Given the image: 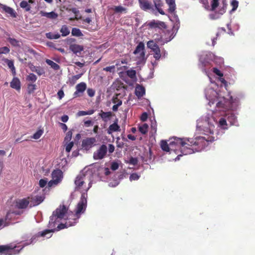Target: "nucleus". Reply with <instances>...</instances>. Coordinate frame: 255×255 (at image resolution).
<instances>
[{"label": "nucleus", "instance_id": "f704fd0d", "mask_svg": "<svg viewBox=\"0 0 255 255\" xmlns=\"http://www.w3.org/2000/svg\"><path fill=\"white\" fill-rule=\"evenodd\" d=\"M219 0H212L211 1V6L210 7V11L215 10L216 8L219 6Z\"/></svg>", "mask_w": 255, "mask_h": 255}, {"label": "nucleus", "instance_id": "9b49d317", "mask_svg": "<svg viewBox=\"0 0 255 255\" xmlns=\"http://www.w3.org/2000/svg\"><path fill=\"white\" fill-rule=\"evenodd\" d=\"M216 107L223 111H228L233 110L232 104L230 102L223 100L216 104Z\"/></svg>", "mask_w": 255, "mask_h": 255}, {"label": "nucleus", "instance_id": "49530a36", "mask_svg": "<svg viewBox=\"0 0 255 255\" xmlns=\"http://www.w3.org/2000/svg\"><path fill=\"white\" fill-rule=\"evenodd\" d=\"M231 4L232 6V11L236 10L238 6H239V2L237 0H232Z\"/></svg>", "mask_w": 255, "mask_h": 255}, {"label": "nucleus", "instance_id": "13d9d810", "mask_svg": "<svg viewBox=\"0 0 255 255\" xmlns=\"http://www.w3.org/2000/svg\"><path fill=\"white\" fill-rule=\"evenodd\" d=\"M8 41L9 43L13 46H16L18 44V41L14 38H9Z\"/></svg>", "mask_w": 255, "mask_h": 255}, {"label": "nucleus", "instance_id": "37998d69", "mask_svg": "<svg viewBox=\"0 0 255 255\" xmlns=\"http://www.w3.org/2000/svg\"><path fill=\"white\" fill-rule=\"evenodd\" d=\"M72 131H71V130L68 131L67 132L66 136L64 138V142H65L66 143L69 142L71 140V139L72 138Z\"/></svg>", "mask_w": 255, "mask_h": 255}, {"label": "nucleus", "instance_id": "4c0bfd02", "mask_svg": "<svg viewBox=\"0 0 255 255\" xmlns=\"http://www.w3.org/2000/svg\"><path fill=\"white\" fill-rule=\"evenodd\" d=\"M114 10L116 13H122L123 12H126L127 9L122 6H117L114 8Z\"/></svg>", "mask_w": 255, "mask_h": 255}, {"label": "nucleus", "instance_id": "6e6552de", "mask_svg": "<svg viewBox=\"0 0 255 255\" xmlns=\"http://www.w3.org/2000/svg\"><path fill=\"white\" fill-rule=\"evenodd\" d=\"M96 142L95 137H87L82 140V146L84 149L88 150L95 145Z\"/></svg>", "mask_w": 255, "mask_h": 255}, {"label": "nucleus", "instance_id": "473e14b6", "mask_svg": "<svg viewBox=\"0 0 255 255\" xmlns=\"http://www.w3.org/2000/svg\"><path fill=\"white\" fill-rule=\"evenodd\" d=\"M72 35L73 36L80 37L83 35L81 31L77 28H73L71 32Z\"/></svg>", "mask_w": 255, "mask_h": 255}, {"label": "nucleus", "instance_id": "ddd939ff", "mask_svg": "<svg viewBox=\"0 0 255 255\" xmlns=\"http://www.w3.org/2000/svg\"><path fill=\"white\" fill-rule=\"evenodd\" d=\"M0 11L9 14L12 17H16V13L11 7L0 3Z\"/></svg>", "mask_w": 255, "mask_h": 255}, {"label": "nucleus", "instance_id": "680f3d73", "mask_svg": "<svg viewBox=\"0 0 255 255\" xmlns=\"http://www.w3.org/2000/svg\"><path fill=\"white\" fill-rule=\"evenodd\" d=\"M111 168L113 170H116L118 169V168H119L118 163H117V162H113L111 165Z\"/></svg>", "mask_w": 255, "mask_h": 255}, {"label": "nucleus", "instance_id": "052dcab7", "mask_svg": "<svg viewBox=\"0 0 255 255\" xmlns=\"http://www.w3.org/2000/svg\"><path fill=\"white\" fill-rule=\"evenodd\" d=\"M57 95L60 100H61L62 98H63L64 96V91H63V90H62V89L60 90L57 93Z\"/></svg>", "mask_w": 255, "mask_h": 255}, {"label": "nucleus", "instance_id": "774afa93", "mask_svg": "<svg viewBox=\"0 0 255 255\" xmlns=\"http://www.w3.org/2000/svg\"><path fill=\"white\" fill-rule=\"evenodd\" d=\"M68 119H69V117L67 115H63L61 118V121L64 123L67 122L68 121Z\"/></svg>", "mask_w": 255, "mask_h": 255}, {"label": "nucleus", "instance_id": "bf43d9fd", "mask_svg": "<svg viewBox=\"0 0 255 255\" xmlns=\"http://www.w3.org/2000/svg\"><path fill=\"white\" fill-rule=\"evenodd\" d=\"M147 118H148L147 114L146 112H144L143 113H142V114L141 115V116L140 117V120L142 122H145L147 120Z\"/></svg>", "mask_w": 255, "mask_h": 255}, {"label": "nucleus", "instance_id": "864d4df0", "mask_svg": "<svg viewBox=\"0 0 255 255\" xmlns=\"http://www.w3.org/2000/svg\"><path fill=\"white\" fill-rule=\"evenodd\" d=\"M138 163V160L137 159V158H135V157H130L129 160V163L131 164V165H135L137 164Z\"/></svg>", "mask_w": 255, "mask_h": 255}, {"label": "nucleus", "instance_id": "6ab92c4d", "mask_svg": "<svg viewBox=\"0 0 255 255\" xmlns=\"http://www.w3.org/2000/svg\"><path fill=\"white\" fill-rule=\"evenodd\" d=\"M10 86L12 88L14 89L17 91L20 90L21 88L20 80L18 78L14 77L10 83Z\"/></svg>", "mask_w": 255, "mask_h": 255}, {"label": "nucleus", "instance_id": "412c9836", "mask_svg": "<svg viewBox=\"0 0 255 255\" xmlns=\"http://www.w3.org/2000/svg\"><path fill=\"white\" fill-rule=\"evenodd\" d=\"M166 3L168 4L169 8L168 9V11L171 13L173 14L175 12V10L176 8L175 0H165Z\"/></svg>", "mask_w": 255, "mask_h": 255}, {"label": "nucleus", "instance_id": "5701e85b", "mask_svg": "<svg viewBox=\"0 0 255 255\" xmlns=\"http://www.w3.org/2000/svg\"><path fill=\"white\" fill-rule=\"evenodd\" d=\"M120 130V127L118 125L117 123L115 122L109 126L107 132L108 134H111L113 132L119 131Z\"/></svg>", "mask_w": 255, "mask_h": 255}, {"label": "nucleus", "instance_id": "4d7b16f0", "mask_svg": "<svg viewBox=\"0 0 255 255\" xmlns=\"http://www.w3.org/2000/svg\"><path fill=\"white\" fill-rule=\"evenodd\" d=\"M213 72L217 75L220 76V77H222L223 76V74L221 72L220 70H219L217 68H214L213 69Z\"/></svg>", "mask_w": 255, "mask_h": 255}, {"label": "nucleus", "instance_id": "e2e57ef3", "mask_svg": "<svg viewBox=\"0 0 255 255\" xmlns=\"http://www.w3.org/2000/svg\"><path fill=\"white\" fill-rule=\"evenodd\" d=\"M151 132L156 133L157 128H156V123H152L151 125Z\"/></svg>", "mask_w": 255, "mask_h": 255}, {"label": "nucleus", "instance_id": "7ed1b4c3", "mask_svg": "<svg viewBox=\"0 0 255 255\" xmlns=\"http://www.w3.org/2000/svg\"><path fill=\"white\" fill-rule=\"evenodd\" d=\"M89 181L86 176L84 174H80L77 176L75 180V189L80 191L82 194H85L92 186L91 182H89L88 186L85 185L86 182Z\"/></svg>", "mask_w": 255, "mask_h": 255}, {"label": "nucleus", "instance_id": "de8ad7c7", "mask_svg": "<svg viewBox=\"0 0 255 255\" xmlns=\"http://www.w3.org/2000/svg\"><path fill=\"white\" fill-rule=\"evenodd\" d=\"M9 51V48L6 46L0 47V55L1 54H7Z\"/></svg>", "mask_w": 255, "mask_h": 255}, {"label": "nucleus", "instance_id": "5fc2aeb1", "mask_svg": "<svg viewBox=\"0 0 255 255\" xmlns=\"http://www.w3.org/2000/svg\"><path fill=\"white\" fill-rule=\"evenodd\" d=\"M139 178V176L136 173L131 174L130 175L129 179L130 181L138 180Z\"/></svg>", "mask_w": 255, "mask_h": 255}, {"label": "nucleus", "instance_id": "58836bf2", "mask_svg": "<svg viewBox=\"0 0 255 255\" xmlns=\"http://www.w3.org/2000/svg\"><path fill=\"white\" fill-rule=\"evenodd\" d=\"M200 2L202 4L203 6L205 8V9L210 10V6L209 5L208 0H200Z\"/></svg>", "mask_w": 255, "mask_h": 255}, {"label": "nucleus", "instance_id": "ea45409f", "mask_svg": "<svg viewBox=\"0 0 255 255\" xmlns=\"http://www.w3.org/2000/svg\"><path fill=\"white\" fill-rule=\"evenodd\" d=\"M219 124L220 127L222 128H224V129L227 128L226 127V126H227V121L225 118H221L219 120Z\"/></svg>", "mask_w": 255, "mask_h": 255}, {"label": "nucleus", "instance_id": "69168bd1", "mask_svg": "<svg viewBox=\"0 0 255 255\" xmlns=\"http://www.w3.org/2000/svg\"><path fill=\"white\" fill-rule=\"evenodd\" d=\"M113 103L115 104V105L118 104L119 102H121V105L122 104V101L121 100H120L117 97L113 98Z\"/></svg>", "mask_w": 255, "mask_h": 255}, {"label": "nucleus", "instance_id": "a19ab883", "mask_svg": "<svg viewBox=\"0 0 255 255\" xmlns=\"http://www.w3.org/2000/svg\"><path fill=\"white\" fill-rule=\"evenodd\" d=\"M27 80L32 82H35L37 80V77L33 73H30L27 77Z\"/></svg>", "mask_w": 255, "mask_h": 255}, {"label": "nucleus", "instance_id": "3c124183", "mask_svg": "<svg viewBox=\"0 0 255 255\" xmlns=\"http://www.w3.org/2000/svg\"><path fill=\"white\" fill-rule=\"evenodd\" d=\"M3 60L7 64L8 67L10 69L11 68H13L14 67L13 62L12 60H9L6 58H4Z\"/></svg>", "mask_w": 255, "mask_h": 255}, {"label": "nucleus", "instance_id": "39448f33", "mask_svg": "<svg viewBox=\"0 0 255 255\" xmlns=\"http://www.w3.org/2000/svg\"><path fill=\"white\" fill-rule=\"evenodd\" d=\"M147 47L154 52L153 57L158 60L161 57L160 49L158 45L153 40H149L147 43Z\"/></svg>", "mask_w": 255, "mask_h": 255}, {"label": "nucleus", "instance_id": "393cba45", "mask_svg": "<svg viewBox=\"0 0 255 255\" xmlns=\"http://www.w3.org/2000/svg\"><path fill=\"white\" fill-rule=\"evenodd\" d=\"M40 13L41 16H45L47 18H51V19H55L58 16V14L54 11H51L50 12H44L43 11H41L40 12Z\"/></svg>", "mask_w": 255, "mask_h": 255}, {"label": "nucleus", "instance_id": "dca6fc26", "mask_svg": "<svg viewBox=\"0 0 255 255\" xmlns=\"http://www.w3.org/2000/svg\"><path fill=\"white\" fill-rule=\"evenodd\" d=\"M87 88L86 84L85 82H81L76 86V91L74 93V97L80 96V93H83Z\"/></svg>", "mask_w": 255, "mask_h": 255}, {"label": "nucleus", "instance_id": "cd10ccee", "mask_svg": "<svg viewBox=\"0 0 255 255\" xmlns=\"http://www.w3.org/2000/svg\"><path fill=\"white\" fill-rule=\"evenodd\" d=\"M99 116L104 121L107 122L108 119L112 116V113L111 112H104L101 111V112L99 114Z\"/></svg>", "mask_w": 255, "mask_h": 255}, {"label": "nucleus", "instance_id": "f257e3e1", "mask_svg": "<svg viewBox=\"0 0 255 255\" xmlns=\"http://www.w3.org/2000/svg\"><path fill=\"white\" fill-rule=\"evenodd\" d=\"M68 209L64 205H60L53 212L52 215L50 217V220L48 227L51 229H46L41 232H39L36 235V237H45L50 238L52 235L51 233L54 232L55 231H59L70 226L74 225L76 222V219H72L71 221L70 218H68L65 224L61 223L59 224L57 229L55 228L57 222H59L58 219L61 220L64 218L66 213L67 212Z\"/></svg>", "mask_w": 255, "mask_h": 255}, {"label": "nucleus", "instance_id": "72a5a7b5", "mask_svg": "<svg viewBox=\"0 0 255 255\" xmlns=\"http://www.w3.org/2000/svg\"><path fill=\"white\" fill-rule=\"evenodd\" d=\"M148 126L146 124H144L139 127V131L142 134H145L148 131Z\"/></svg>", "mask_w": 255, "mask_h": 255}, {"label": "nucleus", "instance_id": "603ef678", "mask_svg": "<svg viewBox=\"0 0 255 255\" xmlns=\"http://www.w3.org/2000/svg\"><path fill=\"white\" fill-rule=\"evenodd\" d=\"M48 182L47 179H41L39 181V186L41 188H43L46 186Z\"/></svg>", "mask_w": 255, "mask_h": 255}, {"label": "nucleus", "instance_id": "79ce46f5", "mask_svg": "<svg viewBox=\"0 0 255 255\" xmlns=\"http://www.w3.org/2000/svg\"><path fill=\"white\" fill-rule=\"evenodd\" d=\"M35 84H29L27 86V93L29 94L32 93L36 89Z\"/></svg>", "mask_w": 255, "mask_h": 255}, {"label": "nucleus", "instance_id": "c756f323", "mask_svg": "<svg viewBox=\"0 0 255 255\" xmlns=\"http://www.w3.org/2000/svg\"><path fill=\"white\" fill-rule=\"evenodd\" d=\"M60 31L62 33L61 35L62 36H66L70 33V30L66 25H64L61 27Z\"/></svg>", "mask_w": 255, "mask_h": 255}, {"label": "nucleus", "instance_id": "0eeeda50", "mask_svg": "<svg viewBox=\"0 0 255 255\" xmlns=\"http://www.w3.org/2000/svg\"><path fill=\"white\" fill-rule=\"evenodd\" d=\"M28 198L29 199L30 207H32L38 205L42 203L45 199V196L43 194L35 196L31 195L28 197Z\"/></svg>", "mask_w": 255, "mask_h": 255}, {"label": "nucleus", "instance_id": "a18cd8bd", "mask_svg": "<svg viewBox=\"0 0 255 255\" xmlns=\"http://www.w3.org/2000/svg\"><path fill=\"white\" fill-rule=\"evenodd\" d=\"M35 72L38 75L40 76L45 73L44 70L40 67H34Z\"/></svg>", "mask_w": 255, "mask_h": 255}, {"label": "nucleus", "instance_id": "b1692460", "mask_svg": "<svg viewBox=\"0 0 255 255\" xmlns=\"http://www.w3.org/2000/svg\"><path fill=\"white\" fill-rule=\"evenodd\" d=\"M70 49L74 53H80L84 50L83 47L78 44H72L70 46Z\"/></svg>", "mask_w": 255, "mask_h": 255}, {"label": "nucleus", "instance_id": "aec40b11", "mask_svg": "<svg viewBox=\"0 0 255 255\" xmlns=\"http://www.w3.org/2000/svg\"><path fill=\"white\" fill-rule=\"evenodd\" d=\"M166 3L168 4L169 8L168 9V11L171 13L173 14L175 12V10L176 8L175 0H165Z\"/></svg>", "mask_w": 255, "mask_h": 255}, {"label": "nucleus", "instance_id": "1a4fd4ad", "mask_svg": "<svg viewBox=\"0 0 255 255\" xmlns=\"http://www.w3.org/2000/svg\"><path fill=\"white\" fill-rule=\"evenodd\" d=\"M30 205L28 197L17 199L15 202V207L18 209H25Z\"/></svg>", "mask_w": 255, "mask_h": 255}, {"label": "nucleus", "instance_id": "0e129e2a", "mask_svg": "<svg viewBox=\"0 0 255 255\" xmlns=\"http://www.w3.org/2000/svg\"><path fill=\"white\" fill-rule=\"evenodd\" d=\"M108 150H109V153H113L115 150L114 145L112 144H109Z\"/></svg>", "mask_w": 255, "mask_h": 255}, {"label": "nucleus", "instance_id": "f8f14e48", "mask_svg": "<svg viewBox=\"0 0 255 255\" xmlns=\"http://www.w3.org/2000/svg\"><path fill=\"white\" fill-rule=\"evenodd\" d=\"M0 11L9 14L12 17H16V13L11 7L0 3Z\"/></svg>", "mask_w": 255, "mask_h": 255}, {"label": "nucleus", "instance_id": "20e7f679", "mask_svg": "<svg viewBox=\"0 0 255 255\" xmlns=\"http://www.w3.org/2000/svg\"><path fill=\"white\" fill-rule=\"evenodd\" d=\"M87 205V199L85 196V195L84 194H82L80 201L78 203L76 213L74 215H73V216L74 217V219H76V222L77 221L78 219L80 217V214L81 213H83L84 210L86 209Z\"/></svg>", "mask_w": 255, "mask_h": 255}, {"label": "nucleus", "instance_id": "c85d7f7f", "mask_svg": "<svg viewBox=\"0 0 255 255\" xmlns=\"http://www.w3.org/2000/svg\"><path fill=\"white\" fill-rule=\"evenodd\" d=\"M46 62L48 65H50L51 67L55 70H58L60 69V66L51 60L46 59Z\"/></svg>", "mask_w": 255, "mask_h": 255}, {"label": "nucleus", "instance_id": "2f4dec72", "mask_svg": "<svg viewBox=\"0 0 255 255\" xmlns=\"http://www.w3.org/2000/svg\"><path fill=\"white\" fill-rule=\"evenodd\" d=\"M46 36L50 39H57L60 38V35L58 33L54 34L52 32H48L46 33Z\"/></svg>", "mask_w": 255, "mask_h": 255}, {"label": "nucleus", "instance_id": "423d86ee", "mask_svg": "<svg viewBox=\"0 0 255 255\" xmlns=\"http://www.w3.org/2000/svg\"><path fill=\"white\" fill-rule=\"evenodd\" d=\"M108 148L105 144H102L100 147L94 152L93 158L95 160L103 159L106 155Z\"/></svg>", "mask_w": 255, "mask_h": 255}, {"label": "nucleus", "instance_id": "f03ea898", "mask_svg": "<svg viewBox=\"0 0 255 255\" xmlns=\"http://www.w3.org/2000/svg\"><path fill=\"white\" fill-rule=\"evenodd\" d=\"M205 139V137H198L195 139H182L174 137L171 139L169 144L166 141L162 140L161 148L165 151L168 152L170 150H175L179 148L181 153L183 155L192 154L194 152V146L198 145L202 140Z\"/></svg>", "mask_w": 255, "mask_h": 255}, {"label": "nucleus", "instance_id": "2eb2a0df", "mask_svg": "<svg viewBox=\"0 0 255 255\" xmlns=\"http://www.w3.org/2000/svg\"><path fill=\"white\" fill-rule=\"evenodd\" d=\"M52 178L56 181V184L60 183L63 178V172L60 169L54 170L51 174Z\"/></svg>", "mask_w": 255, "mask_h": 255}, {"label": "nucleus", "instance_id": "7c9ffc66", "mask_svg": "<svg viewBox=\"0 0 255 255\" xmlns=\"http://www.w3.org/2000/svg\"><path fill=\"white\" fill-rule=\"evenodd\" d=\"M28 2H27L25 0H22L20 2L19 5L21 8H24L26 11H28L30 10L31 8V6L28 4Z\"/></svg>", "mask_w": 255, "mask_h": 255}, {"label": "nucleus", "instance_id": "4468645a", "mask_svg": "<svg viewBox=\"0 0 255 255\" xmlns=\"http://www.w3.org/2000/svg\"><path fill=\"white\" fill-rule=\"evenodd\" d=\"M133 54L136 55L139 54V57L143 59L145 56V46L143 42H140L136 46L135 49L133 51Z\"/></svg>", "mask_w": 255, "mask_h": 255}, {"label": "nucleus", "instance_id": "e433bc0d", "mask_svg": "<svg viewBox=\"0 0 255 255\" xmlns=\"http://www.w3.org/2000/svg\"><path fill=\"white\" fill-rule=\"evenodd\" d=\"M226 32V29L224 28H219V31L216 34V36L217 37H218L219 36V35L221 34V33H225ZM217 37H216V38H214L213 40H212V45L213 46H214L216 44V40H217Z\"/></svg>", "mask_w": 255, "mask_h": 255}, {"label": "nucleus", "instance_id": "bb28decb", "mask_svg": "<svg viewBox=\"0 0 255 255\" xmlns=\"http://www.w3.org/2000/svg\"><path fill=\"white\" fill-rule=\"evenodd\" d=\"M83 74H80L72 76L69 79V83L70 85H74L77 82V81L81 78Z\"/></svg>", "mask_w": 255, "mask_h": 255}, {"label": "nucleus", "instance_id": "a878e982", "mask_svg": "<svg viewBox=\"0 0 255 255\" xmlns=\"http://www.w3.org/2000/svg\"><path fill=\"white\" fill-rule=\"evenodd\" d=\"M148 25L151 28H156V27H165V24L164 22H155L154 20H153L150 22Z\"/></svg>", "mask_w": 255, "mask_h": 255}, {"label": "nucleus", "instance_id": "8fccbe9b", "mask_svg": "<svg viewBox=\"0 0 255 255\" xmlns=\"http://www.w3.org/2000/svg\"><path fill=\"white\" fill-rule=\"evenodd\" d=\"M67 145L65 147V150L67 152H70L72 147L74 145V142L73 141L66 143Z\"/></svg>", "mask_w": 255, "mask_h": 255}, {"label": "nucleus", "instance_id": "4be33fe9", "mask_svg": "<svg viewBox=\"0 0 255 255\" xmlns=\"http://www.w3.org/2000/svg\"><path fill=\"white\" fill-rule=\"evenodd\" d=\"M135 94L138 98L143 97L145 94L144 87L140 85L137 86L135 88Z\"/></svg>", "mask_w": 255, "mask_h": 255}, {"label": "nucleus", "instance_id": "9d476101", "mask_svg": "<svg viewBox=\"0 0 255 255\" xmlns=\"http://www.w3.org/2000/svg\"><path fill=\"white\" fill-rule=\"evenodd\" d=\"M0 254L5 255H12L15 254L14 247L9 245H0Z\"/></svg>", "mask_w": 255, "mask_h": 255}, {"label": "nucleus", "instance_id": "09e8293b", "mask_svg": "<svg viewBox=\"0 0 255 255\" xmlns=\"http://www.w3.org/2000/svg\"><path fill=\"white\" fill-rule=\"evenodd\" d=\"M43 133L42 130H39L37 131L32 136V138L35 139H39L40 136L42 135V134Z\"/></svg>", "mask_w": 255, "mask_h": 255}, {"label": "nucleus", "instance_id": "a211bd4d", "mask_svg": "<svg viewBox=\"0 0 255 255\" xmlns=\"http://www.w3.org/2000/svg\"><path fill=\"white\" fill-rule=\"evenodd\" d=\"M153 3L155 9L158 11V12L161 15H165L164 11L161 8L163 5V3L161 0H153Z\"/></svg>", "mask_w": 255, "mask_h": 255}, {"label": "nucleus", "instance_id": "c9c22d12", "mask_svg": "<svg viewBox=\"0 0 255 255\" xmlns=\"http://www.w3.org/2000/svg\"><path fill=\"white\" fill-rule=\"evenodd\" d=\"M127 75L131 79H134L136 77V71L134 70L130 69L126 71Z\"/></svg>", "mask_w": 255, "mask_h": 255}, {"label": "nucleus", "instance_id": "338daca9", "mask_svg": "<svg viewBox=\"0 0 255 255\" xmlns=\"http://www.w3.org/2000/svg\"><path fill=\"white\" fill-rule=\"evenodd\" d=\"M84 125L86 127H90V126H93V122L91 120H88L84 122Z\"/></svg>", "mask_w": 255, "mask_h": 255}, {"label": "nucleus", "instance_id": "f3484780", "mask_svg": "<svg viewBox=\"0 0 255 255\" xmlns=\"http://www.w3.org/2000/svg\"><path fill=\"white\" fill-rule=\"evenodd\" d=\"M140 8L144 10L147 11L153 9L152 3L148 0H138Z\"/></svg>", "mask_w": 255, "mask_h": 255}, {"label": "nucleus", "instance_id": "6e6d98bb", "mask_svg": "<svg viewBox=\"0 0 255 255\" xmlns=\"http://www.w3.org/2000/svg\"><path fill=\"white\" fill-rule=\"evenodd\" d=\"M87 94L90 97H93L95 94V91L92 88H88L87 90Z\"/></svg>", "mask_w": 255, "mask_h": 255}, {"label": "nucleus", "instance_id": "c03bdc74", "mask_svg": "<svg viewBox=\"0 0 255 255\" xmlns=\"http://www.w3.org/2000/svg\"><path fill=\"white\" fill-rule=\"evenodd\" d=\"M116 66L112 65L110 66H108L103 68V70L107 72H110L111 73H114L115 72Z\"/></svg>", "mask_w": 255, "mask_h": 255}]
</instances>
